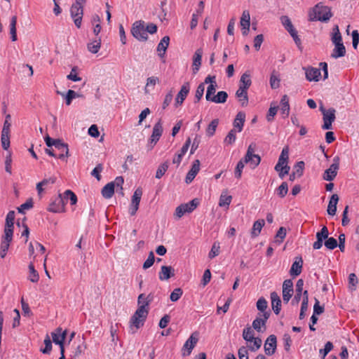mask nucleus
Masks as SVG:
<instances>
[{"label":"nucleus","instance_id":"f257e3e1","mask_svg":"<svg viewBox=\"0 0 359 359\" xmlns=\"http://www.w3.org/2000/svg\"><path fill=\"white\" fill-rule=\"evenodd\" d=\"M152 299L151 294L146 297L144 294L142 293L138 296V308L130 320V329L132 333H135L144 325L149 313V306Z\"/></svg>","mask_w":359,"mask_h":359},{"label":"nucleus","instance_id":"f03ea898","mask_svg":"<svg viewBox=\"0 0 359 359\" xmlns=\"http://www.w3.org/2000/svg\"><path fill=\"white\" fill-rule=\"evenodd\" d=\"M315 14L314 18H311V20H319L321 22H327L332 16L331 8L324 6L323 3L317 4L313 8Z\"/></svg>","mask_w":359,"mask_h":359},{"label":"nucleus","instance_id":"7ed1b4c3","mask_svg":"<svg viewBox=\"0 0 359 359\" xmlns=\"http://www.w3.org/2000/svg\"><path fill=\"white\" fill-rule=\"evenodd\" d=\"M198 205V199L194 198L187 203H183L175 209L174 217L176 219H180L185 213L191 212Z\"/></svg>","mask_w":359,"mask_h":359},{"label":"nucleus","instance_id":"20e7f679","mask_svg":"<svg viewBox=\"0 0 359 359\" xmlns=\"http://www.w3.org/2000/svg\"><path fill=\"white\" fill-rule=\"evenodd\" d=\"M70 14L76 27L80 28L83 15V6L79 4H73L70 8Z\"/></svg>","mask_w":359,"mask_h":359},{"label":"nucleus","instance_id":"39448f33","mask_svg":"<svg viewBox=\"0 0 359 359\" xmlns=\"http://www.w3.org/2000/svg\"><path fill=\"white\" fill-rule=\"evenodd\" d=\"M131 33L139 41H147L148 39L143 21H136L133 25Z\"/></svg>","mask_w":359,"mask_h":359},{"label":"nucleus","instance_id":"423d86ee","mask_svg":"<svg viewBox=\"0 0 359 359\" xmlns=\"http://www.w3.org/2000/svg\"><path fill=\"white\" fill-rule=\"evenodd\" d=\"M339 168V157L335 156L333 158V163L330 167L325 170L323 178L326 181H332L337 175V171Z\"/></svg>","mask_w":359,"mask_h":359},{"label":"nucleus","instance_id":"0eeeda50","mask_svg":"<svg viewBox=\"0 0 359 359\" xmlns=\"http://www.w3.org/2000/svg\"><path fill=\"white\" fill-rule=\"evenodd\" d=\"M13 233L4 232L1 237V245H0V257L4 258L8 250L10 243L13 241Z\"/></svg>","mask_w":359,"mask_h":359},{"label":"nucleus","instance_id":"6e6552de","mask_svg":"<svg viewBox=\"0 0 359 359\" xmlns=\"http://www.w3.org/2000/svg\"><path fill=\"white\" fill-rule=\"evenodd\" d=\"M142 196V190L141 188H137L132 197L130 207L129 208V213L130 215H135L139 208V205Z\"/></svg>","mask_w":359,"mask_h":359},{"label":"nucleus","instance_id":"1a4fd4ad","mask_svg":"<svg viewBox=\"0 0 359 359\" xmlns=\"http://www.w3.org/2000/svg\"><path fill=\"white\" fill-rule=\"evenodd\" d=\"M198 339L197 337V334L196 333H193L189 338L184 343L182 352L183 356L189 355L191 353L193 348L196 345Z\"/></svg>","mask_w":359,"mask_h":359},{"label":"nucleus","instance_id":"9d476101","mask_svg":"<svg viewBox=\"0 0 359 359\" xmlns=\"http://www.w3.org/2000/svg\"><path fill=\"white\" fill-rule=\"evenodd\" d=\"M336 110L334 108L328 109V112L323 114V124L322 129L330 130L332 129V124L334 121Z\"/></svg>","mask_w":359,"mask_h":359},{"label":"nucleus","instance_id":"9b49d317","mask_svg":"<svg viewBox=\"0 0 359 359\" xmlns=\"http://www.w3.org/2000/svg\"><path fill=\"white\" fill-rule=\"evenodd\" d=\"M65 199L61 194L49 205L48 210L52 212H65Z\"/></svg>","mask_w":359,"mask_h":359},{"label":"nucleus","instance_id":"f8f14e48","mask_svg":"<svg viewBox=\"0 0 359 359\" xmlns=\"http://www.w3.org/2000/svg\"><path fill=\"white\" fill-rule=\"evenodd\" d=\"M329 236L328 229L326 226H323L321 230L316 233L317 241L313 243V248L315 250H319L322 248L323 241L326 240Z\"/></svg>","mask_w":359,"mask_h":359},{"label":"nucleus","instance_id":"ddd939ff","mask_svg":"<svg viewBox=\"0 0 359 359\" xmlns=\"http://www.w3.org/2000/svg\"><path fill=\"white\" fill-rule=\"evenodd\" d=\"M293 283L292 280L287 279L283 283V299L285 303H288L293 294Z\"/></svg>","mask_w":359,"mask_h":359},{"label":"nucleus","instance_id":"4468645a","mask_svg":"<svg viewBox=\"0 0 359 359\" xmlns=\"http://www.w3.org/2000/svg\"><path fill=\"white\" fill-rule=\"evenodd\" d=\"M163 133V126L161 120H158L157 123H155L153 128L152 134L150 138V143L151 144V148L155 145L157 142L159 140Z\"/></svg>","mask_w":359,"mask_h":359},{"label":"nucleus","instance_id":"2eb2a0df","mask_svg":"<svg viewBox=\"0 0 359 359\" xmlns=\"http://www.w3.org/2000/svg\"><path fill=\"white\" fill-rule=\"evenodd\" d=\"M276 337L274 334L269 335L264 344V351L266 354L268 355H273L276 352Z\"/></svg>","mask_w":359,"mask_h":359},{"label":"nucleus","instance_id":"dca6fc26","mask_svg":"<svg viewBox=\"0 0 359 359\" xmlns=\"http://www.w3.org/2000/svg\"><path fill=\"white\" fill-rule=\"evenodd\" d=\"M190 90V85L189 82L184 83L182 86L181 87V89L180 92L177 93V97L175 98V107H178L180 106L184 100L186 99L189 92Z\"/></svg>","mask_w":359,"mask_h":359},{"label":"nucleus","instance_id":"f3484780","mask_svg":"<svg viewBox=\"0 0 359 359\" xmlns=\"http://www.w3.org/2000/svg\"><path fill=\"white\" fill-rule=\"evenodd\" d=\"M53 341L60 346V348L64 347L65 340L67 336V330L62 331L61 327H57L55 332L51 333Z\"/></svg>","mask_w":359,"mask_h":359},{"label":"nucleus","instance_id":"a211bd4d","mask_svg":"<svg viewBox=\"0 0 359 359\" xmlns=\"http://www.w3.org/2000/svg\"><path fill=\"white\" fill-rule=\"evenodd\" d=\"M270 316V312H264V313H259V316L257 317L252 322V327L257 332L261 331V327H264L267 320Z\"/></svg>","mask_w":359,"mask_h":359},{"label":"nucleus","instance_id":"6ab92c4d","mask_svg":"<svg viewBox=\"0 0 359 359\" xmlns=\"http://www.w3.org/2000/svg\"><path fill=\"white\" fill-rule=\"evenodd\" d=\"M200 165H201V163H200L199 160L196 159L194 161L193 165H192L190 170L187 174V176L185 178V182L187 184H189L194 180V179L195 178V177L196 176V175L198 174V172L200 170Z\"/></svg>","mask_w":359,"mask_h":359},{"label":"nucleus","instance_id":"aec40b11","mask_svg":"<svg viewBox=\"0 0 359 359\" xmlns=\"http://www.w3.org/2000/svg\"><path fill=\"white\" fill-rule=\"evenodd\" d=\"M306 74V78L309 81H318L321 75L320 69L315 67H304Z\"/></svg>","mask_w":359,"mask_h":359},{"label":"nucleus","instance_id":"412c9836","mask_svg":"<svg viewBox=\"0 0 359 359\" xmlns=\"http://www.w3.org/2000/svg\"><path fill=\"white\" fill-rule=\"evenodd\" d=\"M203 55V50L201 48H198L196 50L194 57H193V64H192V70L193 74H196L201 65V60Z\"/></svg>","mask_w":359,"mask_h":359},{"label":"nucleus","instance_id":"4be33fe9","mask_svg":"<svg viewBox=\"0 0 359 359\" xmlns=\"http://www.w3.org/2000/svg\"><path fill=\"white\" fill-rule=\"evenodd\" d=\"M191 142V138L188 137L185 143L182 146V149H180V152L177 154H176V156L174 157L172 160V163L174 164H180L183 156L187 153V151L189 149V147H190Z\"/></svg>","mask_w":359,"mask_h":359},{"label":"nucleus","instance_id":"5701e85b","mask_svg":"<svg viewBox=\"0 0 359 359\" xmlns=\"http://www.w3.org/2000/svg\"><path fill=\"white\" fill-rule=\"evenodd\" d=\"M174 272L175 270L172 266H162L158 274V278L161 280H167L175 276Z\"/></svg>","mask_w":359,"mask_h":359},{"label":"nucleus","instance_id":"b1692460","mask_svg":"<svg viewBox=\"0 0 359 359\" xmlns=\"http://www.w3.org/2000/svg\"><path fill=\"white\" fill-rule=\"evenodd\" d=\"M271 307L273 312L278 315L281 310V300L278 293L276 292H272L271 293Z\"/></svg>","mask_w":359,"mask_h":359},{"label":"nucleus","instance_id":"393cba45","mask_svg":"<svg viewBox=\"0 0 359 359\" xmlns=\"http://www.w3.org/2000/svg\"><path fill=\"white\" fill-rule=\"evenodd\" d=\"M303 260L302 257H296L295 261L293 262L290 270V274L292 276H297L302 273Z\"/></svg>","mask_w":359,"mask_h":359},{"label":"nucleus","instance_id":"a878e982","mask_svg":"<svg viewBox=\"0 0 359 359\" xmlns=\"http://www.w3.org/2000/svg\"><path fill=\"white\" fill-rule=\"evenodd\" d=\"M288 159H289L288 148L285 147V148H283L281 151V154L279 156L278 163L275 165V168H274L275 170H278L279 168L284 166L285 165H287Z\"/></svg>","mask_w":359,"mask_h":359},{"label":"nucleus","instance_id":"bb28decb","mask_svg":"<svg viewBox=\"0 0 359 359\" xmlns=\"http://www.w3.org/2000/svg\"><path fill=\"white\" fill-rule=\"evenodd\" d=\"M15 220V212L13 210H11L8 212L6 217V224L4 227V232H11L13 233V225Z\"/></svg>","mask_w":359,"mask_h":359},{"label":"nucleus","instance_id":"cd10ccee","mask_svg":"<svg viewBox=\"0 0 359 359\" xmlns=\"http://www.w3.org/2000/svg\"><path fill=\"white\" fill-rule=\"evenodd\" d=\"M169 43L170 37L168 36H165L158 44L157 51L158 53V55L161 57H163L165 56L166 50L169 46Z\"/></svg>","mask_w":359,"mask_h":359},{"label":"nucleus","instance_id":"c85d7f7f","mask_svg":"<svg viewBox=\"0 0 359 359\" xmlns=\"http://www.w3.org/2000/svg\"><path fill=\"white\" fill-rule=\"evenodd\" d=\"M339 201V196L337 194H334L332 195L330 200L329 201V204L327 206V214L334 216L337 212V205Z\"/></svg>","mask_w":359,"mask_h":359},{"label":"nucleus","instance_id":"c756f323","mask_svg":"<svg viewBox=\"0 0 359 359\" xmlns=\"http://www.w3.org/2000/svg\"><path fill=\"white\" fill-rule=\"evenodd\" d=\"M245 120V114L243 112H238L233 121V128L238 129V132L242 131Z\"/></svg>","mask_w":359,"mask_h":359},{"label":"nucleus","instance_id":"7c9ffc66","mask_svg":"<svg viewBox=\"0 0 359 359\" xmlns=\"http://www.w3.org/2000/svg\"><path fill=\"white\" fill-rule=\"evenodd\" d=\"M346 55V48L343 43H335L334 48L332 50L331 57L337 59L339 57H344Z\"/></svg>","mask_w":359,"mask_h":359},{"label":"nucleus","instance_id":"2f4dec72","mask_svg":"<svg viewBox=\"0 0 359 359\" xmlns=\"http://www.w3.org/2000/svg\"><path fill=\"white\" fill-rule=\"evenodd\" d=\"M265 224V221L264 219H258L255 221L253 224L250 235L252 238L257 237Z\"/></svg>","mask_w":359,"mask_h":359},{"label":"nucleus","instance_id":"473e14b6","mask_svg":"<svg viewBox=\"0 0 359 359\" xmlns=\"http://www.w3.org/2000/svg\"><path fill=\"white\" fill-rule=\"evenodd\" d=\"M236 96L243 107L248 104V90L238 88L236 92Z\"/></svg>","mask_w":359,"mask_h":359},{"label":"nucleus","instance_id":"72a5a7b5","mask_svg":"<svg viewBox=\"0 0 359 359\" xmlns=\"http://www.w3.org/2000/svg\"><path fill=\"white\" fill-rule=\"evenodd\" d=\"M254 148L252 147V144H250L247 150L246 154L243 158L245 159V161H250L253 158H256V161H255V166H257L261 161V158L257 154H254Z\"/></svg>","mask_w":359,"mask_h":359},{"label":"nucleus","instance_id":"f704fd0d","mask_svg":"<svg viewBox=\"0 0 359 359\" xmlns=\"http://www.w3.org/2000/svg\"><path fill=\"white\" fill-rule=\"evenodd\" d=\"M281 105V113L283 115L284 118H286L289 116L290 114V104H289V98L287 95H284L280 100Z\"/></svg>","mask_w":359,"mask_h":359},{"label":"nucleus","instance_id":"c9c22d12","mask_svg":"<svg viewBox=\"0 0 359 359\" xmlns=\"http://www.w3.org/2000/svg\"><path fill=\"white\" fill-rule=\"evenodd\" d=\"M102 195L104 198L109 199L114 194V183L109 182L102 189Z\"/></svg>","mask_w":359,"mask_h":359},{"label":"nucleus","instance_id":"e433bc0d","mask_svg":"<svg viewBox=\"0 0 359 359\" xmlns=\"http://www.w3.org/2000/svg\"><path fill=\"white\" fill-rule=\"evenodd\" d=\"M252 84L250 75L248 72H245L241 77L239 88L248 90Z\"/></svg>","mask_w":359,"mask_h":359},{"label":"nucleus","instance_id":"4c0bfd02","mask_svg":"<svg viewBox=\"0 0 359 359\" xmlns=\"http://www.w3.org/2000/svg\"><path fill=\"white\" fill-rule=\"evenodd\" d=\"M304 280L299 279L296 283V294L292 299V303L298 304L301 299L303 291Z\"/></svg>","mask_w":359,"mask_h":359},{"label":"nucleus","instance_id":"58836bf2","mask_svg":"<svg viewBox=\"0 0 359 359\" xmlns=\"http://www.w3.org/2000/svg\"><path fill=\"white\" fill-rule=\"evenodd\" d=\"M228 94L226 91H219L216 95H213L210 102L216 104H223L226 102Z\"/></svg>","mask_w":359,"mask_h":359},{"label":"nucleus","instance_id":"ea45409f","mask_svg":"<svg viewBox=\"0 0 359 359\" xmlns=\"http://www.w3.org/2000/svg\"><path fill=\"white\" fill-rule=\"evenodd\" d=\"M58 143L60 144V147H55L60 151V154L58 155V158L63 159L65 157H68L69 154L67 144L64 143L61 140H59Z\"/></svg>","mask_w":359,"mask_h":359},{"label":"nucleus","instance_id":"a19ab883","mask_svg":"<svg viewBox=\"0 0 359 359\" xmlns=\"http://www.w3.org/2000/svg\"><path fill=\"white\" fill-rule=\"evenodd\" d=\"M100 46H101V39L100 38L96 39L95 40L93 41L92 42H90L89 43H88V46H87L88 50L93 54H95L99 51Z\"/></svg>","mask_w":359,"mask_h":359},{"label":"nucleus","instance_id":"79ce46f5","mask_svg":"<svg viewBox=\"0 0 359 359\" xmlns=\"http://www.w3.org/2000/svg\"><path fill=\"white\" fill-rule=\"evenodd\" d=\"M57 94H60L62 95L63 97H65V100H66V104L67 105H69L72 102V100L74 99V98H76V97H81V95H80L79 94H78L77 93H76L74 90H69L67 91V93L65 95L64 93H61L59 91H57Z\"/></svg>","mask_w":359,"mask_h":359},{"label":"nucleus","instance_id":"37998d69","mask_svg":"<svg viewBox=\"0 0 359 359\" xmlns=\"http://www.w3.org/2000/svg\"><path fill=\"white\" fill-rule=\"evenodd\" d=\"M219 124V120L217 118L213 119L206 128V135L208 137H212L215 135L217 126Z\"/></svg>","mask_w":359,"mask_h":359},{"label":"nucleus","instance_id":"c03bdc74","mask_svg":"<svg viewBox=\"0 0 359 359\" xmlns=\"http://www.w3.org/2000/svg\"><path fill=\"white\" fill-rule=\"evenodd\" d=\"M16 24H17V16L13 15L11 18V22H10V33L11 35V40L13 41H15L17 40Z\"/></svg>","mask_w":359,"mask_h":359},{"label":"nucleus","instance_id":"a18cd8bd","mask_svg":"<svg viewBox=\"0 0 359 359\" xmlns=\"http://www.w3.org/2000/svg\"><path fill=\"white\" fill-rule=\"evenodd\" d=\"M238 131H236V130L235 128L231 129L229 132V133L227 134L226 137L224 138V143L226 145H231V144H233L235 142L236 140V133Z\"/></svg>","mask_w":359,"mask_h":359},{"label":"nucleus","instance_id":"49530a36","mask_svg":"<svg viewBox=\"0 0 359 359\" xmlns=\"http://www.w3.org/2000/svg\"><path fill=\"white\" fill-rule=\"evenodd\" d=\"M1 142L3 149L8 150L10 147V132L1 131Z\"/></svg>","mask_w":359,"mask_h":359},{"label":"nucleus","instance_id":"de8ad7c7","mask_svg":"<svg viewBox=\"0 0 359 359\" xmlns=\"http://www.w3.org/2000/svg\"><path fill=\"white\" fill-rule=\"evenodd\" d=\"M331 40L334 44L343 43L341 34L339 32L338 25H335L333 28V32H332V36Z\"/></svg>","mask_w":359,"mask_h":359},{"label":"nucleus","instance_id":"09e8293b","mask_svg":"<svg viewBox=\"0 0 359 359\" xmlns=\"http://www.w3.org/2000/svg\"><path fill=\"white\" fill-rule=\"evenodd\" d=\"M250 161H245V158H242L238 161V163H237V165L236 167L235 171H234L235 177L237 179H241V177L242 176V171L245 166V164L248 163Z\"/></svg>","mask_w":359,"mask_h":359},{"label":"nucleus","instance_id":"8fccbe9b","mask_svg":"<svg viewBox=\"0 0 359 359\" xmlns=\"http://www.w3.org/2000/svg\"><path fill=\"white\" fill-rule=\"evenodd\" d=\"M241 26L250 27V15L248 11H244L242 13L241 20Z\"/></svg>","mask_w":359,"mask_h":359},{"label":"nucleus","instance_id":"3c124183","mask_svg":"<svg viewBox=\"0 0 359 359\" xmlns=\"http://www.w3.org/2000/svg\"><path fill=\"white\" fill-rule=\"evenodd\" d=\"M34 203L32 198H29L27 200V201L22 204L20 206H19L17 210L19 213L25 214V210H29L33 208Z\"/></svg>","mask_w":359,"mask_h":359},{"label":"nucleus","instance_id":"603ef678","mask_svg":"<svg viewBox=\"0 0 359 359\" xmlns=\"http://www.w3.org/2000/svg\"><path fill=\"white\" fill-rule=\"evenodd\" d=\"M63 198L65 199V203H67V199L69 198L72 205H75L77 202V197L76 194L71 190H67L65 191Z\"/></svg>","mask_w":359,"mask_h":359},{"label":"nucleus","instance_id":"864d4df0","mask_svg":"<svg viewBox=\"0 0 359 359\" xmlns=\"http://www.w3.org/2000/svg\"><path fill=\"white\" fill-rule=\"evenodd\" d=\"M243 338L249 342H252L254 339V332L250 327L245 328L243 331Z\"/></svg>","mask_w":359,"mask_h":359},{"label":"nucleus","instance_id":"5fc2aeb1","mask_svg":"<svg viewBox=\"0 0 359 359\" xmlns=\"http://www.w3.org/2000/svg\"><path fill=\"white\" fill-rule=\"evenodd\" d=\"M29 273H30L29 278V280L32 283L38 282V280L39 279V276L38 272L35 270L33 264H32V263L29 264Z\"/></svg>","mask_w":359,"mask_h":359},{"label":"nucleus","instance_id":"6e6d98bb","mask_svg":"<svg viewBox=\"0 0 359 359\" xmlns=\"http://www.w3.org/2000/svg\"><path fill=\"white\" fill-rule=\"evenodd\" d=\"M231 196L222 194L219 198V205L220 207H229V204L231 202Z\"/></svg>","mask_w":359,"mask_h":359},{"label":"nucleus","instance_id":"4d7b16f0","mask_svg":"<svg viewBox=\"0 0 359 359\" xmlns=\"http://www.w3.org/2000/svg\"><path fill=\"white\" fill-rule=\"evenodd\" d=\"M168 168V162H165V163L161 164L156 170V178H157V179L161 178L164 175L165 172L167 171Z\"/></svg>","mask_w":359,"mask_h":359},{"label":"nucleus","instance_id":"13d9d810","mask_svg":"<svg viewBox=\"0 0 359 359\" xmlns=\"http://www.w3.org/2000/svg\"><path fill=\"white\" fill-rule=\"evenodd\" d=\"M217 85L210 84L207 88L205 99L207 101H211L213 95H215V92Z\"/></svg>","mask_w":359,"mask_h":359},{"label":"nucleus","instance_id":"bf43d9fd","mask_svg":"<svg viewBox=\"0 0 359 359\" xmlns=\"http://www.w3.org/2000/svg\"><path fill=\"white\" fill-rule=\"evenodd\" d=\"M286 229L283 226L280 227L276 235V238L277 239L276 242L278 243L279 244L283 243L286 236Z\"/></svg>","mask_w":359,"mask_h":359},{"label":"nucleus","instance_id":"052dcab7","mask_svg":"<svg viewBox=\"0 0 359 359\" xmlns=\"http://www.w3.org/2000/svg\"><path fill=\"white\" fill-rule=\"evenodd\" d=\"M252 344H250L248 346V348L253 352L257 351L258 349L260 348L262 341V339L259 337H255L252 341L251 342Z\"/></svg>","mask_w":359,"mask_h":359},{"label":"nucleus","instance_id":"680f3d73","mask_svg":"<svg viewBox=\"0 0 359 359\" xmlns=\"http://www.w3.org/2000/svg\"><path fill=\"white\" fill-rule=\"evenodd\" d=\"M288 191V185L287 182H283L277 189V194L280 198L285 197Z\"/></svg>","mask_w":359,"mask_h":359},{"label":"nucleus","instance_id":"e2e57ef3","mask_svg":"<svg viewBox=\"0 0 359 359\" xmlns=\"http://www.w3.org/2000/svg\"><path fill=\"white\" fill-rule=\"evenodd\" d=\"M338 245L337 241L333 237H327L325 241V246L329 250H333Z\"/></svg>","mask_w":359,"mask_h":359},{"label":"nucleus","instance_id":"0e129e2a","mask_svg":"<svg viewBox=\"0 0 359 359\" xmlns=\"http://www.w3.org/2000/svg\"><path fill=\"white\" fill-rule=\"evenodd\" d=\"M267 301L264 297L259 298L257 302V308L259 311L262 312V313L266 312V309H267Z\"/></svg>","mask_w":359,"mask_h":359},{"label":"nucleus","instance_id":"69168bd1","mask_svg":"<svg viewBox=\"0 0 359 359\" xmlns=\"http://www.w3.org/2000/svg\"><path fill=\"white\" fill-rule=\"evenodd\" d=\"M183 291L180 287L175 288L170 294V299L172 302H177L182 295Z\"/></svg>","mask_w":359,"mask_h":359},{"label":"nucleus","instance_id":"338daca9","mask_svg":"<svg viewBox=\"0 0 359 359\" xmlns=\"http://www.w3.org/2000/svg\"><path fill=\"white\" fill-rule=\"evenodd\" d=\"M280 21L287 31L291 30L294 28L290 19L287 15H283L280 18Z\"/></svg>","mask_w":359,"mask_h":359},{"label":"nucleus","instance_id":"774afa93","mask_svg":"<svg viewBox=\"0 0 359 359\" xmlns=\"http://www.w3.org/2000/svg\"><path fill=\"white\" fill-rule=\"evenodd\" d=\"M304 169V161H299L297 163V164L294 166V172L297 175L298 177H300L303 175Z\"/></svg>","mask_w":359,"mask_h":359}]
</instances>
